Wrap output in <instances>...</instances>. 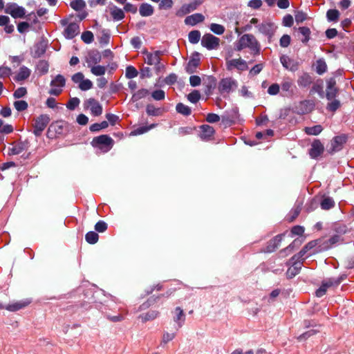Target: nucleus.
<instances>
[{
    "label": "nucleus",
    "instance_id": "11",
    "mask_svg": "<svg viewBox=\"0 0 354 354\" xmlns=\"http://www.w3.org/2000/svg\"><path fill=\"white\" fill-rule=\"evenodd\" d=\"M30 303L31 300L30 299H25L6 306L5 309L8 311L15 312L28 306Z\"/></svg>",
    "mask_w": 354,
    "mask_h": 354
},
{
    "label": "nucleus",
    "instance_id": "28",
    "mask_svg": "<svg viewBox=\"0 0 354 354\" xmlns=\"http://www.w3.org/2000/svg\"><path fill=\"white\" fill-rule=\"evenodd\" d=\"M91 68V73L96 76H101L104 75L106 72V68L100 65H93L89 66Z\"/></svg>",
    "mask_w": 354,
    "mask_h": 354
},
{
    "label": "nucleus",
    "instance_id": "52",
    "mask_svg": "<svg viewBox=\"0 0 354 354\" xmlns=\"http://www.w3.org/2000/svg\"><path fill=\"white\" fill-rule=\"evenodd\" d=\"M300 33L304 37L302 39L303 42H307L309 40V35L310 33V29L307 27H300L299 28Z\"/></svg>",
    "mask_w": 354,
    "mask_h": 354
},
{
    "label": "nucleus",
    "instance_id": "34",
    "mask_svg": "<svg viewBox=\"0 0 354 354\" xmlns=\"http://www.w3.org/2000/svg\"><path fill=\"white\" fill-rule=\"evenodd\" d=\"M71 7L75 10H81L86 6V3L83 0H73L70 3Z\"/></svg>",
    "mask_w": 354,
    "mask_h": 354
},
{
    "label": "nucleus",
    "instance_id": "21",
    "mask_svg": "<svg viewBox=\"0 0 354 354\" xmlns=\"http://www.w3.org/2000/svg\"><path fill=\"white\" fill-rule=\"evenodd\" d=\"M200 128L201 129V137L203 139L209 138L214 133V128L209 125L203 124Z\"/></svg>",
    "mask_w": 354,
    "mask_h": 354
},
{
    "label": "nucleus",
    "instance_id": "13",
    "mask_svg": "<svg viewBox=\"0 0 354 354\" xmlns=\"http://www.w3.org/2000/svg\"><path fill=\"white\" fill-rule=\"evenodd\" d=\"M346 141V137L345 136H339L335 137L330 142L331 151H339L344 144Z\"/></svg>",
    "mask_w": 354,
    "mask_h": 354
},
{
    "label": "nucleus",
    "instance_id": "41",
    "mask_svg": "<svg viewBox=\"0 0 354 354\" xmlns=\"http://www.w3.org/2000/svg\"><path fill=\"white\" fill-rule=\"evenodd\" d=\"M78 87L82 91H88L93 87V82L88 79H84L82 82H80Z\"/></svg>",
    "mask_w": 354,
    "mask_h": 354
},
{
    "label": "nucleus",
    "instance_id": "10",
    "mask_svg": "<svg viewBox=\"0 0 354 354\" xmlns=\"http://www.w3.org/2000/svg\"><path fill=\"white\" fill-rule=\"evenodd\" d=\"M80 32V27L77 23H70L64 30V35L66 39H73Z\"/></svg>",
    "mask_w": 354,
    "mask_h": 354
},
{
    "label": "nucleus",
    "instance_id": "8",
    "mask_svg": "<svg viewBox=\"0 0 354 354\" xmlns=\"http://www.w3.org/2000/svg\"><path fill=\"white\" fill-rule=\"evenodd\" d=\"M160 51L146 53L145 54V62L149 65L156 66V69L159 71L163 67V66L160 64Z\"/></svg>",
    "mask_w": 354,
    "mask_h": 354
},
{
    "label": "nucleus",
    "instance_id": "3",
    "mask_svg": "<svg viewBox=\"0 0 354 354\" xmlns=\"http://www.w3.org/2000/svg\"><path fill=\"white\" fill-rule=\"evenodd\" d=\"M5 12L10 15L13 18H23L26 15V10L15 3H9L6 5Z\"/></svg>",
    "mask_w": 354,
    "mask_h": 354
},
{
    "label": "nucleus",
    "instance_id": "9",
    "mask_svg": "<svg viewBox=\"0 0 354 354\" xmlns=\"http://www.w3.org/2000/svg\"><path fill=\"white\" fill-rule=\"evenodd\" d=\"M84 106L88 109L95 116L100 115L102 113V105L95 99L89 98L84 102Z\"/></svg>",
    "mask_w": 354,
    "mask_h": 354
},
{
    "label": "nucleus",
    "instance_id": "61",
    "mask_svg": "<svg viewBox=\"0 0 354 354\" xmlns=\"http://www.w3.org/2000/svg\"><path fill=\"white\" fill-rule=\"evenodd\" d=\"M107 228V225L104 221H100L95 225V230L99 232H104Z\"/></svg>",
    "mask_w": 354,
    "mask_h": 354
},
{
    "label": "nucleus",
    "instance_id": "39",
    "mask_svg": "<svg viewBox=\"0 0 354 354\" xmlns=\"http://www.w3.org/2000/svg\"><path fill=\"white\" fill-rule=\"evenodd\" d=\"M210 30L216 35H222L225 32L223 26L218 24H212L209 26Z\"/></svg>",
    "mask_w": 354,
    "mask_h": 354
},
{
    "label": "nucleus",
    "instance_id": "47",
    "mask_svg": "<svg viewBox=\"0 0 354 354\" xmlns=\"http://www.w3.org/2000/svg\"><path fill=\"white\" fill-rule=\"evenodd\" d=\"M201 97V94L200 93L195 90L194 91H192V93H190L188 95H187V99L189 102H192V103H196L197 102L199 99Z\"/></svg>",
    "mask_w": 354,
    "mask_h": 354
},
{
    "label": "nucleus",
    "instance_id": "38",
    "mask_svg": "<svg viewBox=\"0 0 354 354\" xmlns=\"http://www.w3.org/2000/svg\"><path fill=\"white\" fill-rule=\"evenodd\" d=\"M63 127L64 123L62 122H56L50 126L49 130H53L57 134H62L63 131Z\"/></svg>",
    "mask_w": 354,
    "mask_h": 354
},
{
    "label": "nucleus",
    "instance_id": "58",
    "mask_svg": "<svg viewBox=\"0 0 354 354\" xmlns=\"http://www.w3.org/2000/svg\"><path fill=\"white\" fill-rule=\"evenodd\" d=\"M159 4L160 9H169L173 6L172 0H160Z\"/></svg>",
    "mask_w": 354,
    "mask_h": 354
},
{
    "label": "nucleus",
    "instance_id": "64",
    "mask_svg": "<svg viewBox=\"0 0 354 354\" xmlns=\"http://www.w3.org/2000/svg\"><path fill=\"white\" fill-rule=\"evenodd\" d=\"M189 83L192 86H198L201 83V77L197 75H192L189 77Z\"/></svg>",
    "mask_w": 354,
    "mask_h": 354
},
{
    "label": "nucleus",
    "instance_id": "14",
    "mask_svg": "<svg viewBox=\"0 0 354 354\" xmlns=\"http://www.w3.org/2000/svg\"><path fill=\"white\" fill-rule=\"evenodd\" d=\"M335 82L333 80H330L327 83V88L326 90V97L328 100L334 99L337 95V90L335 86Z\"/></svg>",
    "mask_w": 354,
    "mask_h": 354
},
{
    "label": "nucleus",
    "instance_id": "18",
    "mask_svg": "<svg viewBox=\"0 0 354 354\" xmlns=\"http://www.w3.org/2000/svg\"><path fill=\"white\" fill-rule=\"evenodd\" d=\"M30 70L27 67L21 66L19 71L16 73L14 80L17 82H21L26 80L30 75Z\"/></svg>",
    "mask_w": 354,
    "mask_h": 354
},
{
    "label": "nucleus",
    "instance_id": "27",
    "mask_svg": "<svg viewBox=\"0 0 354 354\" xmlns=\"http://www.w3.org/2000/svg\"><path fill=\"white\" fill-rule=\"evenodd\" d=\"M149 94L147 89L142 88L134 93L132 95L131 100L133 102H137L142 98L145 97Z\"/></svg>",
    "mask_w": 354,
    "mask_h": 354
},
{
    "label": "nucleus",
    "instance_id": "63",
    "mask_svg": "<svg viewBox=\"0 0 354 354\" xmlns=\"http://www.w3.org/2000/svg\"><path fill=\"white\" fill-rule=\"evenodd\" d=\"M84 80V75H83L82 73H77L75 74H74L73 76H72V80L76 83V84H78V85L80 84V82H82V81H83Z\"/></svg>",
    "mask_w": 354,
    "mask_h": 354
},
{
    "label": "nucleus",
    "instance_id": "19",
    "mask_svg": "<svg viewBox=\"0 0 354 354\" xmlns=\"http://www.w3.org/2000/svg\"><path fill=\"white\" fill-rule=\"evenodd\" d=\"M10 19L8 16L0 15V26H4V31L6 33H12L14 30V26L10 24Z\"/></svg>",
    "mask_w": 354,
    "mask_h": 354
},
{
    "label": "nucleus",
    "instance_id": "30",
    "mask_svg": "<svg viewBox=\"0 0 354 354\" xmlns=\"http://www.w3.org/2000/svg\"><path fill=\"white\" fill-rule=\"evenodd\" d=\"M304 130L308 135L317 136L322 131L323 129L321 125H316L312 127H306Z\"/></svg>",
    "mask_w": 354,
    "mask_h": 354
},
{
    "label": "nucleus",
    "instance_id": "15",
    "mask_svg": "<svg viewBox=\"0 0 354 354\" xmlns=\"http://www.w3.org/2000/svg\"><path fill=\"white\" fill-rule=\"evenodd\" d=\"M205 17L201 13H196L187 17L185 23L189 26H195L198 23L203 21Z\"/></svg>",
    "mask_w": 354,
    "mask_h": 354
},
{
    "label": "nucleus",
    "instance_id": "46",
    "mask_svg": "<svg viewBox=\"0 0 354 354\" xmlns=\"http://www.w3.org/2000/svg\"><path fill=\"white\" fill-rule=\"evenodd\" d=\"M198 63H199L198 59H194L190 60L187 64V71L189 73H193L194 72V70L196 69V68L198 66Z\"/></svg>",
    "mask_w": 354,
    "mask_h": 354
},
{
    "label": "nucleus",
    "instance_id": "40",
    "mask_svg": "<svg viewBox=\"0 0 354 354\" xmlns=\"http://www.w3.org/2000/svg\"><path fill=\"white\" fill-rule=\"evenodd\" d=\"M109 124L106 121H103L101 123H95L90 127L91 131H98L100 129H106L108 127Z\"/></svg>",
    "mask_w": 354,
    "mask_h": 354
},
{
    "label": "nucleus",
    "instance_id": "31",
    "mask_svg": "<svg viewBox=\"0 0 354 354\" xmlns=\"http://www.w3.org/2000/svg\"><path fill=\"white\" fill-rule=\"evenodd\" d=\"M189 41L192 44H197L201 38V32L198 30H192L188 35Z\"/></svg>",
    "mask_w": 354,
    "mask_h": 354
},
{
    "label": "nucleus",
    "instance_id": "51",
    "mask_svg": "<svg viewBox=\"0 0 354 354\" xmlns=\"http://www.w3.org/2000/svg\"><path fill=\"white\" fill-rule=\"evenodd\" d=\"M331 100L327 105V109L330 111H335L340 106V102L335 99Z\"/></svg>",
    "mask_w": 354,
    "mask_h": 354
},
{
    "label": "nucleus",
    "instance_id": "43",
    "mask_svg": "<svg viewBox=\"0 0 354 354\" xmlns=\"http://www.w3.org/2000/svg\"><path fill=\"white\" fill-rule=\"evenodd\" d=\"M310 82H311V78H310V75H308L307 74L303 75L298 80V84L302 86H306L309 85L310 84Z\"/></svg>",
    "mask_w": 354,
    "mask_h": 354
},
{
    "label": "nucleus",
    "instance_id": "57",
    "mask_svg": "<svg viewBox=\"0 0 354 354\" xmlns=\"http://www.w3.org/2000/svg\"><path fill=\"white\" fill-rule=\"evenodd\" d=\"M26 93V88L25 87H20L15 91L13 96L15 98H21L25 96Z\"/></svg>",
    "mask_w": 354,
    "mask_h": 354
},
{
    "label": "nucleus",
    "instance_id": "6",
    "mask_svg": "<svg viewBox=\"0 0 354 354\" xmlns=\"http://www.w3.org/2000/svg\"><path fill=\"white\" fill-rule=\"evenodd\" d=\"M65 78L61 75H57L54 80L51 81V88L49 91L50 95H58L62 91V88L65 85Z\"/></svg>",
    "mask_w": 354,
    "mask_h": 354
},
{
    "label": "nucleus",
    "instance_id": "45",
    "mask_svg": "<svg viewBox=\"0 0 354 354\" xmlns=\"http://www.w3.org/2000/svg\"><path fill=\"white\" fill-rule=\"evenodd\" d=\"M295 19L297 23H301L308 19L306 13L302 11H296L295 13Z\"/></svg>",
    "mask_w": 354,
    "mask_h": 354
},
{
    "label": "nucleus",
    "instance_id": "62",
    "mask_svg": "<svg viewBox=\"0 0 354 354\" xmlns=\"http://www.w3.org/2000/svg\"><path fill=\"white\" fill-rule=\"evenodd\" d=\"M290 43V37L288 35H284L280 39V45L281 47H287Z\"/></svg>",
    "mask_w": 354,
    "mask_h": 354
},
{
    "label": "nucleus",
    "instance_id": "17",
    "mask_svg": "<svg viewBox=\"0 0 354 354\" xmlns=\"http://www.w3.org/2000/svg\"><path fill=\"white\" fill-rule=\"evenodd\" d=\"M283 66L290 71H295L297 68V64L294 60L290 59L288 56L283 55L280 58Z\"/></svg>",
    "mask_w": 354,
    "mask_h": 354
},
{
    "label": "nucleus",
    "instance_id": "33",
    "mask_svg": "<svg viewBox=\"0 0 354 354\" xmlns=\"http://www.w3.org/2000/svg\"><path fill=\"white\" fill-rule=\"evenodd\" d=\"M326 17L328 21H337L339 17V12L335 9L329 10L327 11Z\"/></svg>",
    "mask_w": 354,
    "mask_h": 354
},
{
    "label": "nucleus",
    "instance_id": "48",
    "mask_svg": "<svg viewBox=\"0 0 354 354\" xmlns=\"http://www.w3.org/2000/svg\"><path fill=\"white\" fill-rule=\"evenodd\" d=\"M80 100L77 97L71 98L66 104V107L70 110H73L80 104Z\"/></svg>",
    "mask_w": 354,
    "mask_h": 354
},
{
    "label": "nucleus",
    "instance_id": "36",
    "mask_svg": "<svg viewBox=\"0 0 354 354\" xmlns=\"http://www.w3.org/2000/svg\"><path fill=\"white\" fill-rule=\"evenodd\" d=\"M86 241L90 244H94L98 241L99 236L95 232H89L86 234Z\"/></svg>",
    "mask_w": 354,
    "mask_h": 354
},
{
    "label": "nucleus",
    "instance_id": "56",
    "mask_svg": "<svg viewBox=\"0 0 354 354\" xmlns=\"http://www.w3.org/2000/svg\"><path fill=\"white\" fill-rule=\"evenodd\" d=\"M138 75V71L133 66H128L126 69V76L128 78H133Z\"/></svg>",
    "mask_w": 354,
    "mask_h": 354
},
{
    "label": "nucleus",
    "instance_id": "59",
    "mask_svg": "<svg viewBox=\"0 0 354 354\" xmlns=\"http://www.w3.org/2000/svg\"><path fill=\"white\" fill-rule=\"evenodd\" d=\"M293 17L290 15H286L283 19V25L284 26L290 27L293 24Z\"/></svg>",
    "mask_w": 354,
    "mask_h": 354
},
{
    "label": "nucleus",
    "instance_id": "29",
    "mask_svg": "<svg viewBox=\"0 0 354 354\" xmlns=\"http://www.w3.org/2000/svg\"><path fill=\"white\" fill-rule=\"evenodd\" d=\"M156 126V124H151L149 126L138 127L136 129L133 130L131 132V134L133 135V136L141 135L142 133H145L147 132L150 129L154 128Z\"/></svg>",
    "mask_w": 354,
    "mask_h": 354
},
{
    "label": "nucleus",
    "instance_id": "55",
    "mask_svg": "<svg viewBox=\"0 0 354 354\" xmlns=\"http://www.w3.org/2000/svg\"><path fill=\"white\" fill-rule=\"evenodd\" d=\"M12 74L11 68L7 66L0 67V78L9 77Z\"/></svg>",
    "mask_w": 354,
    "mask_h": 354
},
{
    "label": "nucleus",
    "instance_id": "24",
    "mask_svg": "<svg viewBox=\"0 0 354 354\" xmlns=\"http://www.w3.org/2000/svg\"><path fill=\"white\" fill-rule=\"evenodd\" d=\"M110 13L113 19L116 21L122 20L124 17V11L122 9L117 8L116 6L111 8Z\"/></svg>",
    "mask_w": 354,
    "mask_h": 354
},
{
    "label": "nucleus",
    "instance_id": "5",
    "mask_svg": "<svg viewBox=\"0 0 354 354\" xmlns=\"http://www.w3.org/2000/svg\"><path fill=\"white\" fill-rule=\"evenodd\" d=\"M220 43V39L212 34H205L201 39V45L208 50L216 49Z\"/></svg>",
    "mask_w": 354,
    "mask_h": 354
},
{
    "label": "nucleus",
    "instance_id": "25",
    "mask_svg": "<svg viewBox=\"0 0 354 354\" xmlns=\"http://www.w3.org/2000/svg\"><path fill=\"white\" fill-rule=\"evenodd\" d=\"M174 319V321L178 323L179 327H180L185 321V314L180 308L177 307L175 309V316Z\"/></svg>",
    "mask_w": 354,
    "mask_h": 354
},
{
    "label": "nucleus",
    "instance_id": "35",
    "mask_svg": "<svg viewBox=\"0 0 354 354\" xmlns=\"http://www.w3.org/2000/svg\"><path fill=\"white\" fill-rule=\"evenodd\" d=\"M158 315V312L156 310H150L147 312L145 315H142L140 316L143 322H147L149 320H153L156 319Z\"/></svg>",
    "mask_w": 354,
    "mask_h": 354
},
{
    "label": "nucleus",
    "instance_id": "54",
    "mask_svg": "<svg viewBox=\"0 0 354 354\" xmlns=\"http://www.w3.org/2000/svg\"><path fill=\"white\" fill-rule=\"evenodd\" d=\"M151 96L155 100H162L165 99V94L162 90H156L152 93Z\"/></svg>",
    "mask_w": 354,
    "mask_h": 354
},
{
    "label": "nucleus",
    "instance_id": "26",
    "mask_svg": "<svg viewBox=\"0 0 354 354\" xmlns=\"http://www.w3.org/2000/svg\"><path fill=\"white\" fill-rule=\"evenodd\" d=\"M26 149V144L24 143H17L14 145L11 148H9V154L10 155H17L21 153L24 150Z\"/></svg>",
    "mask_w": 354,
    "mask_h": 354
},
{
    "label": "nucleus",
    "instance_id": "44",
    "mask_svg": "<svg viewBox=\"0 0 354 354\" xmlns=\"http://www.w3.org/2000/svg\"><path fill=\"white\" fill-rule=\"evenodd\" d=\"M197 8V3H192L189 4H185L182 6L181 10L183 12V14H187L189 12H191L192 11H194Z\"/></svg>",
    "mask_w": 354,
    "mask_h": 354
},
{
    "label": "nucleus",
    "instance_id": "16",
    "mask_svg": "<svg viewBox=\"0 0 354 354\" xmlns=\"http://www.w3.org/2000/svg\"><path fill=\"white\" fill-rule=\"evenodd\" d=\"M324 151V146L319 141L315 140L313 142L311 149L310 151V155L312 158H317L319 155L322 153Z\"/></svg>",
    "mask_w": 354,
    "mask_h": 354
},
{
    "label": "nucleus",
    "instance_id": "49",
    "mask_svg": "<svg viewBox=\"0 0 354 354\" xmlns=\"http://www.w3.org/2000/svg\"><path fill=\"white\" fill-rule=\"evenodd\" d=\"M14 106L18 111H22L28 108V103L24 100H19L15 102Z\"/></svg>",
    "mask_w": 354,
    "mask_h": 354
},
{
    "label": "nucleus",
    "instance_id": "2",
    "mask_svg": "<svg viewBox=\"0 0 354 354\" xmlns=\"http://www.w3.org/2000/svg\"><path fill=\"white\" fill-rule=\"evenodd\" d=\"M113 145V140L107 135H102L93 138L92 145L104 151H109Z\"/></svg>",
    "mask_w": 354,
    "mask_h": 354
},
{
    "label": "nucleus",
    "instance_id": "1",
    "mask_svg": "<svg viewBox=\"0 0 354 354\" xmlns=\"http://www.w3.org/2000/svg\"><path fill=\"white\" fill-rule=\"evenodd\" d=\"M248 48L251 53L257 54L259 51V46L255 37L250 34H245L234 43V49L241 51Z\"/></svg>",
    "mask_w": 354,
    "mask_h": 354
},
{
    "label": "nucleus",
    "instance_id": "23",
    "mask_svg": "<svg viewBox=\"0 0 354 354\" xmlns=\"http://www.w3.org/2000/svg\"><path fill=\"white\" fill-rule=\"evenodd\" d=\"M140 14L142 17H149L153 15V8L148 3H142L139 10Z\"/></svg>",
    "mask_w": 354,
    "mask_h": 354
},
{
    "label": "nucleus",
    "instance_id": "50",
    "mask_svg": "<svg viewBox=\"0 0 354 354\" xmlns=\"http://www.w3.org/2000/svg\"><path fill=\"white\" fill-rule=\"evenodd\" d=\"M81 38L86 44H90L93 40V34L91 31H86L82 34Z\"/></svg>",
    "mask_w": 354,
    "mask_h": 354
},
{
    "label": "nucleus",
    "instance_id": "7",
    "mask_svg": "<svg viewBox=\"0 0 354 354\" xmlns=\"http://www.w3.org/2000/svg\"><path fill=\"white\" fill-rule=\"evenodd\" d=\"M226 66L229 71L237 69L238 71H243L248 68L247 62L241 58L227 60Z\"/></svg>",
    "mask_w": 354,
    "mask_h": 354
},
{
    "label": "nucleus",
    "instance_id": "32",
    "mask_svg": "<svg viewBox=\"0 0 354 354\" xmlns=\"http://www.w3.org/2000/svg\"><path fill=\"white\" fill-rule=\"evenodd\" d=\"M176 111L184 115H189L191 113V109L182 103H178L176 105Z\"/></svg>",
    "mask_w": 354,
    "mask_h": 354
},
{
    "label": "nucleus",
    "instance_id": "60",
    "mask_svg": "<svg viewBox=\"0 0 354 354\" xmlns=\"http://www.w3.org/2000/svg\"><path fill=\"white\" fill-rule=\"evenodd\" d=\"M176 336L174 333L166 332L163 334L162 343L167 344L171 341Z\"/></svg>",
    "mask_w": 354,
    "mask_h": 354
},
{
    "label": "nucleus",
    "instance_id": "42",
    "mask_svg": "<svg viewBox=\"0 0 354 354\" xmlns=\"http://www.w3.org/2000/svg\"><path fill=\"white\" fill-rule=\"evenodd\" d=\"M334 205V201L332 198L327 197L324 198L321 203V207L324 209H329Z\"/></svg>",
    "mask_w": 354,
    "mask_h": 354
},
{
    "label": "nucleus",
    "instance_id": "53",
    "mask_svg": "<svg viewBox=\"0 0 354 354\" xmlns=\"http://www.w3.org/2000/svg\"><path fill=\"white\" fill-rule=\"evenodd\" d=\"M13 131V128L10 124H4L3 122L0 120V132L4 133H10Z\"/></svg>",
    "mask_w": 354,
    "mask_h": 354
},
{
    "label": "nucleus",
    "instance_id": "20",
    "mask_svg": "<svg viewBox=\"0 0 354 354\" xmlns=\"http://www.w3.org/2000/svg\"><path fill=\"white\" fill-rule=\"evenodd\" d=\"M235 86V82L231 79L223 80L219 85V89L221 92L229 93Z\"/></svg>",
    "mask_w": 354,
    "mask_h": 354
},
{
    "label": "nucleus",
    "instance_id": "12",
    "mask_svg": "<svg viewBox=\"0 0 354 354\" xmlns=\"http://www.w3.org/2000/svg\"><path fill=\"white\" fill-rule=\"evenodd\" d=\"M339 283V280L331 279L324 281L320 288L316 291V295L319 297H322L324 295H325L328 288L333 286H337Z\"/></svg>",
    "mask_w": 354,
    "mask_h": 354
},
{
    "label": "nucleus",
    "instance_id": "4",
    "mask_svg": "<svg viewBox=\"0 0 354 354\" xmlns=\"http://www.w3.org/2000/svg\"><path fill=\"white\" fill-rule=\"evenodd\" d=\"M50 122V118L47 115H41L35 119L33 133L36 136H39L46 129Z\"/></svg>",
    "mask_w": 354,
    "mask_h": 354
},
{
    "label": "nucleus",
    "instance_id": "22",
    "mask_svg": "<svg viewBox=\"0 0 354 354\" xmlns=\"http://www.w3.org/2000/svg\"><path fill=\"white\" fill-rule=\"evenodd\" d=\"M101 60V55L98 52H91L88 54V57L86 58V62L88 64V66H92L93 65L96 64L100 62Z\"/></svg>",
    "mask_w": 354,
    "mask_h": 354
},
{
    "label": "nucleus",
    "instance_id": "37",
    "mask_svg": "<svg viewBox=\"0 0 354 354\" xmlns=\"http://www.w3.org/2000/svg\"><path fill=\"white\" fill-rule=\"evenodd\" d=\"M316 71L319 74H323L326 71L327 66L324 61L319 59L316 62Z\"/></svg>",
    "mask_w": 354,
    "mask_h": 354
}]
</instances>
